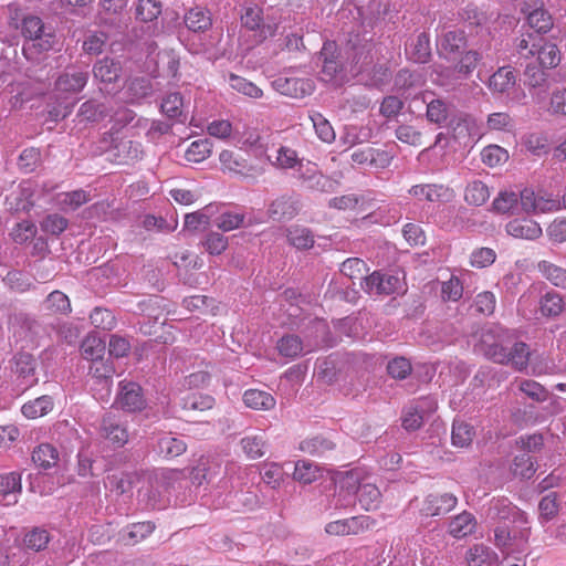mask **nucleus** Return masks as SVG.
Returning a JSON list of instances; mask_svg holds the SVG:
<instances>
[{
	"label": "nucleus",
	"mask_w": 566,
	"mask_h": 566,
	"mask_svg": "<svg viewBox=\"0 0 566 566\" xmlns=\"http://www.w3.org/2000/svg\"><path fill=\"white\" fill-rule=\"evenodd\" d=\"M474 348L486 359L495 364L511 366L518 371L528 366L531 356L528 345L518 342L514 331L500 324L484 325L479 333V340Z\"/></svg>",
	"instance_id": "1"
},
{
	"label": "nucleus",
	"mask_w": 566,
	"mask_h": 566,
	"mask_svg": "<svg viewBox=\"0 0 566 566\" xmlns=\"http://www.w3.org/2000/svg\"><path fill=\"white\" fill-rule=\"evenodd\" d=\"M19 29L24 38L22 51L28 60H35L38 54L52 50L56 42L53 28L38 15L24 17Z\"/></svg>",
	"instance_id": "2"
},
{
	"label": "nucleus",
	"mask_w": 566,
	"mask_h": 566,
	"mask_svg": "<svg viewBox=\"0 0 566 566\" xmlns=\"http://www.w3.org/2000/svg\"><path fill=\"white\" fill-rule=\"evenodd\" d=\"M345 61L348 72L359 77L361 73H366L368 65L373 62V43L364 35L358 33H349L343 46Z\"/></svg>",
	"instance_id": "3"
},
{
	"label": "nucleus",
	"mask_w": 566,
	"mask_h": 566,
	"mask_svg": "<svg viewBox=\"0 0 566 566\" xmlns=\"http://www.w3.org/2000/svg\"><path fill=\"white\" fill-rule=\"evenodd\" d=\"M103 143H108L105 153L107 158L117 165H128L142 158V144L124 137H118L115 133H107Z\"/></svg>",
	"instance_id": "4"
},
{
	"label": "nucleus",
	"mask_w": 566,
	"mask_h": 566,
	"mask_svg": "<svg viewBox=\"0 0 566 566\" xmlns=\"http://www.w3.org/2000/svg\"><path fill=\"white\" fill-rule=\"evenodd\" d=\"M318 60L322 63V80L325 82L344 78L345 72H348L343 48L338 50L334 41H326L323 44Z\"/></svg>",
	"instance_id": "5"
},
{
	"label": "nucleus",
	"mask_w": 566,
	"mask_h": 566,
	"mask_svg": "<svg viewBox=\"0 0 566 566\" xmlns=\"http://www.w3.org/2000/svg\"><path fill=\"white\" fill-rule=\"evenodd\" d=\"M36 369L38 360L28 352H17L10 359V370L14 377V381L23 391L38 384L39 378Z\"/></svg>",
	"instance_id": "6"
},
{
	"label": "nucleus",
	"mask_w": 566,
	"mask_h": 566,
	"mask_svg": "<svg viewBox=\"0 0 566 566\" xmlns=\"http://www.w3.org/2000/svg\"><path fill=\"white\" fill-rule=\"evenodd\" d=\"M122 72L123 67L120 61L114 57L105 56L96 61L93 65L94 78L103 85L99 90L108 94L117 92L123 87L120 83Z\"/></svg>",
	"instance_id": "7"
},
{
	"label": "nucleus",
	"mask_w": 566,
	"mask_h": 566,
	"mask_svg": "<svg viewBox=\"0 0 566 566\" xmlns=\"http://www.w3.org/2000/svg\"><path fill=\"white\" fill-rule=\"evenodd\" d=\"M340 491L355 495L361 509L366 511L377 509L380 503L381 493L379 489L373 483H359L353 474L340 481Z\"/></svg>",
	"instance_id": "8"
},
{
	"label": "nucleus",
	"mask_w": 566,
	"mask_h": 566,
	"mask_svg": "<svg viewBox=\"0 0 566 566\" xmlns=\"http://www.w3.org/2000/svg\"><path fill=\"white\" fill-rule=\"evenodd\" d=\"M115 402L126 412H140L147 407L142 386L135 381L122 380Z\"/></svg>",
	"instance_id": "9"
},
{
	"label": "nucleus",
	"mask_w": 566,
	"mask_h": 566,
	"mask_svg": "<svg viewBox=\"0 0 566 566\" xmlns=\"http://www.w3.org/2000/svg\"><path fill=\"white\" fill-rule=\"evenodd\" d=\"M302 209L300 196L295 192L283 193L273 199L268 207L266 213L270 219L276 222H286L295 218Z\"/></svg>",
	"instance_id": "10"
},
{
	"label": "nucleus",
	"mask_w": 566,
	"mask_h": 566,
	"mask_svg": "<svg viewBox=\"0 0 566 566\" xmlns=\"http://www.w3.org/2000/svg\"><path fill=\"white\" fill-rule=\"evenodd\" d=\"M115 374L114 366L107 361L93 363L90 367L91 390L96 399L107 401Z\"/></svg>",
	"instance_id": "11"
},
{
	"label": "nucleus",
	"mask_w": 566,
	"mask_h": 566,
	"mask_svg": "<svg viewBox=\"0 0 566 566\" xmlns=\"http://www.w3.org/2000/svg\"><path fill=\"white\" fill-rule=\"evenodd\" d=\"M517 76L511 66L499 67L488 81V88L496 97H505L511 101L514 98L512 94L516 91Z\"/></svg>",
	"instance_id": "12"
},
{
	"label": "nucleus",
	"mask_w": 566,
	"mask_h": 566,
	"mask_svg": "<svg viewBox=\"0 0 566 566\" xmlns=\"http://www.w3.org/2000/svg\"><path fill=\"white\" fill-rule=\"evenodd\" d=\"M361 287L369 295H391L399 292L401 282L396 275L375 271L365 276Z\"/></svg>",
	"instance_id": "13"
},
{
	"label": "nucleus",
	"mask_w": 566,
	"mask_h": 566,
	"mask_svg": "<svg viewBox=\"0 0 566 566\" xmlns=\"http://www.w3.org/2000/svg\"><path fill=\"white\" fill-rule=\"evenodd\" d=\"M272 87L280 94L293 98H303L314 91V85L311 80L289 76L286 73H282L274 78L272 81Z\"/></svg>",
	"instance_id": "14"
},
{
	"label": "nucleus",
	"mask_w": 566,
	"mask_h": 566,
	"mask_svg": "<svg viewBox=\"0 0 566 566\" xmlns=\"http://www.w3.org/2000/svg\"><path fill=\"white\" fill-rule=\"evenodd\" d=\"M488 517L499 521L500 524H523L526 522V514L507 499L493 500L488 509Z\"/></svg>",
	"instance_id": "15"
},
{
	"label": "nucleus",
	"mask_w": 566,
	"mask_h": 566,
	"mask_svg": "<svg viewBox=\"0 0 566 566\" xmlns=\"http://www.w3.org/2000/svg\"><path fill=\"white\" fill-rule=\"evenodd\" d=\"M457 504L458 497L452 493H430L423 499L419 512L426 517L443 516L451 512Z\"/></svg>",
	"instance_id": "16"
},
{
	"label": "nucleus",
	"mask_w": 566,
	"mask_h": 566,
	"mask_svg": "<svg viewBox=\"0 0 566 566\" xmlns=\"http://www.w3.org/2000/svg\"><path fill=\"white\" fill-rule=\"evenodd\" d=\"M241 23L242 27L255 32L256 42H263L276 32V25L263 22L262 9L256 6L244 8L241 13Z\"/></svg>",
	"instance_id": "17"
},
{
	"label": "nucleus",
	"mask_w": 566,
	"mask_h": 566,
	"mask_svg": "<svg viewBox=\"0 0 566 566\" xmlns=\"http://www.w3.org/2000/svg\"><path fill=\"white\" fill-rule=\"evenodd\" d=\"M99 430L101 436L116 448L123 447L128 440L126 427L112 412L103 416Z\"/></svg>",
	"instance_id": "18"
},
{
	"label": "nucleus",
	"mask_w": 566,
	"mask_h": 566,
	"mask_svg": "<svg viewBox=\"0 0 566 566\" xmlns=\"http://www.w3.org/2000/svg\"><path fill=\"white\" fill-rule=\"evenodd\" d=\"M405 55L408 61L417 64H427L432 57L430 36L421 32L406 43Z\"/></svg>",
	"instance_id": "19"
},
{
	"label": "nucleus",
	"mask_w": 566,
	"mask_h": 566,
	"mask_svg": "<svg viewBox=\"0 0 566 566\" xmlns=\"http://www.w3.org/2000/svg\"><path fill=\"white\" fill-rule=\"evenodd\" d=\"M486 51L488 49L480 46L478 49H467L460 53L461 57L453 66L457 78L468 80L483 60Z\"/></svg>",
	"instance_id": "20"
},
{
	"label": "nucleus",
	"mask_w": 566,
	"mask_h": 566,
	"mask_svg": "<svg viewBox=\"0 0 566 566\" xmlns=\"http://www.w3.org/2000/svg\"><path fill=\"white\" fill-rule=\"evenodd\" d=\"M468 46V39L462 30H451L443 33L438 44L439 53L444 59L462 53Z\"/></svg>",
	"instance_id": "21"
},
{
	"label": "nucleus",
	"mask_w": 566,
	"mask_h": 566,
	"mask_svg": "<svg viewBox=\"0 0 566 566\" xmlns=\"http://www.w3.org/2000/svg\"><path fill=\"white\" fill-rule=\"evenodd\" d=\"M448 128L452 138L459 144L467 146L471 142L472 130L474 128V120L471 116L457 112L448 123Z\"/></svg>",
	"instance_id": "22"
},
{
	"label": "nucleus",
	"mask_w": 566,
	"mask_h": 566,
	"mask_svg": "<svg viewBox=\"0 0 566 566\" xmlns=\"http://www.w3.org/2000/svg\"><path fill=\"white\" fill-rule=\"evenodd\" d=\"M476 526L475 516L468 511H463L449 520L447 532L453 538L461 539L473 534Z\"/></svg>",
	"instance_id": "23"
},
{
	"label": "nucleus",
	"mask_w": 566,
	"mask_h": 566,
	"mask_svg": "<svg viewBox=\"0 0 566 566\" xmlns=\"http://www.w3.org/2000/svg\"><path fill=\"white\" fill-rule=\"evenodd\" d=\"M506 232L514 238L535 240L542 235V228L532 219H514L506 224Z\"/></svg>",
	"instance_id": "24"
},
{
	"label": "nucleus",
	"mask_w": 566,
	"mask_h": 566,
	"mask_svg": "<svg viewBox=\"0 0 566 566\" xmlns=\"http://www.w3.org/2000/svg\"><path fill=\"white\" fill-rule=\"evenodd\" d=\"M88 80V72L69 70L61 74L56 82L55 87L60 92L77 93L84 88Z\"/></svg>",
	"instance_id": "25"
},
{
	"label": "nucleus",
	"mask_w": 566,
	"mask_h": 566,
	"mask_svg": "<svg viewBox=\"0 0 566 566\" xmlns=\"http://www.w3.org/2000/svg\"><path fill=\"white\" fill-rule=\"evenodd\" d=\"M538 311L543 317H558L565 311V302L563 296L554 290L545 292L539 297Z\"/></svg>",
	"instance_id": "26"
},
{
	"label": "nucleus",
	"mask_w": 566,
	"mask_h": 566,
	"mask_svg": "<svg viewBox=\"0 0 566 566\" xmlns=\"http://www.w3.org/2000/svg\"><path fill=\"white\" fill-rule=\"evenodd\" d=\"M368 66L366 73H361L358 77L366 86L379 88L389 83L391 71L387 64L373 61Z\"/></svg>",
	"instance_id": "27"
},
{
	"label": "nucleus",
	"mask_w": 566,
	"mask_h": 566,
	"mask_svg": "<svg viewBox=\"0 0 566 566\" xmlns=\"http://www.w3.org/2000/svg\"><path fill=\"white\" fill-rule=\"evenodd\" d=\"M455 113L452 105L441 98H433L427 103V119L439 126L448 125Z\"/></svg>",
	"instance_id": "28"
},
{
	"label": "nucleus",
	"mask_w": 566,
	"mask_h": 566,
	"mask_svg": "<svg viewBox=\"0 0 566 566\" xmlns=\"http://www.w3.org/2000/svg\"><path fill=\"white\" fill-rule=\"evenodd\" d=\"M186 27L192 32H205L212 25L209 10L202 7L189 9L184 18Z\"/></svg>",
	"instance_id": "29"
},
{
	"label": "nucleus",
	"mask_w": 566,
	"mask_h": 566,
	"mask_svg": "<svg viewBox=\"0 0 566 566\" xmlns=\"http://www.w3.org/2000/svg\"><path fill=\"white\" fill-rule=\"evenodd\" d=\"M536 64L542 67L549 70L556 67L560 63V52L556 44L544 41L538 42L537 50L535 52Z\"/></svg>",
	"instance_id": "30"
},
{
	"label": "nucleus",
	"mask_w": 566,
	"mask_h": 566,
	"mask_svg": "<svg viewBox=\"0 0 566 566\" xmlns=\"http://www.w3.org/2000/svg\"><path fill=\"white\" fill-rule=\"evenodd\" d=\"M106 349L105 340L102 339L97 334H88L81 344L82 356L93 363L103 361Z\"/></svg>",
	"instance_id": "31"
},
{
	"label": "nucleus",
	"mask_w": 566,
	"mask_h": 566,
	"mask_svg": "<svg viewBox=\"0 0 566 566\" xmlns=\"http://www.w3.org/2000/svg\"><path fill=\"white\" fill-rule=\"evenodd\" d=\"M497 555L483 544L473 545L467 553L468 566H494Z\"/></svg>",
	"instance_id": "32"
},
{
	"label": "nucleus",
	"mask_w": 566,
	"mask_h": 566,
	"mask_svg": "<svg viewBox=\"0 0 566 566\" xmlns=\"http://www.w3.org/2000/svg\"><path fill=\"white\" fill-rule=\"evenodd\" d=\"M524 83L530 88L546 91L548 88V75L546 73V69L536 64L535 61H530L525 65Z\"/></svg>",
	"instance_id": "33"
},
{
	"label": "nucleus",
	"mask_w": 566,
	"mask_h": 566,
	"mask_svg": "<svg viewBox=\"0 0 566 566\" xmlns=\"http://www.w3.org/2000/svg\"><path fill=\"white\" fill-rule=\"evenodd\" d=\"M78 116L83 120L97 123L111 116V108L105 103L90 99L81 105Z\"/></svg>",
	"instance_id": "34"
},
{
	"label": "nucleus",
	"mask_w": 566,
	"mask_h": 566,
	"mask_svg": "<svg viewBox=\"0 0 566 566\" xmlns=\"http://www.w3.org/2000/svg\"><path fill=\"white\" fill-rule=\"evenodd\" d=\"M33 190L29 182L21 184L18 191L12 192L8 198L7 202L11 210L14 211H29L33 206L32 200Z\"/></svg>",
	"instance_id": "35"
},
{
	"label": "nucleus",
	"mask_w": 566,
	"mask_h": 566,
	"mask_svg": "<svg viewBox=\"0 0 566 566\" xmlns=\"http://www.w3.org/2000/svg\"><path fill=\"white\" fill-rule=\"evenodd\" d=\"M243 402L247 407L255 410H271L275 407L274 397L266 391L248 389L243 395Z\"/></svg>",
	"instance_id": "36"
},
{
	"label": "nucleus",
	"mask_w": 566,
	"mask_h": 566,
	"mask_svg": "<svg viewBox=\"0 0 566 566\" xmlns=\"http://www.w3.org/2000/svg\"><path fill=\"white\" fill-rule=\"evenodd\" d=\"M158 453L164 458L171 459L181 455L187 450L184 439L165 434L158 439Z\"/></svg>",
	"instance_id": "37"
},
{
	"label": "nucleus",
	"mask_w": 566,
	"mask_h": 566,
	"mask_svg": "<svg viewBox=\"0 0 566 566\" xmlns=\"http://www.w3.org/2000/svg\"><path fill=\"white\" fill-rule=\"evenodd\" d=\"M531 527L526 520L523 524H509L507 553L522 551L528 541Z\"/></svg>",
	"instance_id": "38"
},
{
	"label": "nucleus",
	"mask_w": 566,
	"mask_h": 566,
	"mask_svg": "<svg viewBox=\"0 0 566 566\" xmlns=\"http://www.w3.org/2000/svg\"><path fill=\"white\" fill-rule=\"evenodd\" d=\"M32 461L41 469H51L59 461V451L50 443H41L32 452Z\"/></svg>",
	"instance_id": "39"
},
{
	"label": "nucleus",
	"mask_w": 566,
	"mask_h": 566,
	"mask_svg": "<svg viewBox=\"0 0 566 566\" xmlns=\"http://www.w3.org/2000/svg\"><path fill=\"white\" fill-rule=\"evenodd\" d=\"M15 323L14 337L18 336L32 342L42 331L41 324L35 318L25 314L15 316Z\"/></svg>",
	"instance_id": "40"
},
{
	"label": "nucleus",
	"mask_w": 566,
	"mask_h": 566,
	"mask_svg": "<svg viewBox=\"0 0 566 566\" xmlns=\"http://www.w3.org/2000/svg\"><path fill=\"white\" fill-rule=\"evenodd\" d=\"M180 406L185 411H205L214 406V398L210 395L191 392L181 398Z\"/></svg>",
	"instance_id": "41"
},
{
	"label": "nucleus",
	"mask_w": 566,
	"mask_h": 566,
	"mask_svg": "<svg viewBox=\"0 0 566 566\" xmlns=\"http://www.w3.org/2000/svg\"><path fill=\"white\" fill-rule=\"evenodd\" d=\"M53 408V399L51 396L43 395L29 402H25L21 411L29 419H35L46 415Z\"/></svg>",
	"instance_id": "42"
},
{
	"label": "nucleus",
	"mask_w": 566,
	"mask_h": 566,
	"mask_svg": "<svg viewBox=\"0 0 566 566\" xmlns=\"http://www.w3.org/2000/svg\"><path fill=\"white\" fill-rule=\"evenodd\" d=\"M287 241L298 250H307L314 245V234L305 227L293 226L287 230Z\"/></svg>",
	"instance_id": "43"
},
{
	"label": "nucleus",
	"mask_w": 566,
	"mask_h": 566,
	"mask_svg": "<svg viewBox=\"0 0 566 566\" xmlns=\"http://www.w3.org/2000/svg\"><path fill=\"white\" fill-rule=\"evenodd\" d=\"M421 85V75L409 69H400L394 77V86L397 92L406 93Z\"/></svg>",
	"instance_id": "44"
},
{
	"label": "nucleus",
	"mask_w": 566,
	"mask_h": 566,
	"mask_svg": "<svg viewBox=\"0 0 566 566\" xmlns=\"http://www.w3.org/2000/svg\"><path fill=\"white\" fill-rule=\"evenodd\" d=\"M213 224L223 232H228L242 227H249L251 221L247 222L245 214L243 213L224 211L213 220Z\"/></svg>",
	"instance_id": "45"
},
{
	"label": "nucleus",
	"mask_w": 566,
	"mask_h": 566,
	"mask_svg": "<svg viewBox=\"0 0 566 566\" xmlns=\"http://www.w3.org/2000/svg\"><path fill=\"white\" fill-rule=\"evenodd\" d=\"M43 304L46 311L54 314L69 315L72 312L70 298L59 290L51 292Z\"/></svg>",
	"instance_id": "46"
},
{
	"label": "nucleus",
	"mask_w": 566,
	"mask_h": 566,
	"mask_svg": "<svg viewBox=\"0 0 566 566\" xmlns=\"http://www.w3.org/2000/svg\"><path fill=\"white\" fill-rule=\"evenodd\" d=\"M161 13V3L157 0H137L135 3V19L142 22H151Z\"/></svg>",
	"instance_id": "47"
},
{
	"label": "nucleus",
	"mask_w": 566,
	"mask_h": 566,
	"mask_svg": "<svg viewBox=\"0 0 566 566\" xmlns=\"http://www.w3.org/2000/svg\"><path fill=\"white\" fill-rule=\"evenodd\" d=\"M212 151V143L210 139H198L190 144L185 153V159L188 163L199 164L207 159Z\"/></svg>",
	"instance_id": "48"
},
{
	"label": "nucleus",
	"mask_w": 566,
	"mask_h": 566,
	"mask_svg": "<svg viewBox=\"0 0 566 566\" xmlns=\"http://www.w3.org/2000/svg\"><path fill=\"white\" fill-rule=\"evenodd\" d=\"M538 271L553 285L566 289V269L555 265L548 261H541L537 264Z\"/></svg>",
	"instance_id": "49"
},
{
	"label": "nucleus",
	"mask_w": 566,
	"mask_h": 566,
	"mask_svg": "<svg viewBox=\"0 0 566 566\" xmlns=\"http://www.w3.org/2000/svg\"><path fill=\"white\" fill-rule=\"evenodd\" d=\"M474 437V428L462 420H454L452 424V444L455 447H469Z\"/></svg>",
	"instance_id": "50"
},
{
	"label": "nucleus",
	"mask_w": 566,
	"mask_h": 566,
	"mask_svg": "<svg viewBox=\"0 0 566 566\" xmlns=\"http://www.w3.org/2000/svg\"><path fill=\"white\" fill-rule=\"evenodd\" d=\"M217 207L213 205L206 206L202 210L187 213L185 216V229L197 231L200 227H207L210 222V218L213 216Z\"/></svg>",
	"instance_id": "51"
},
{
	"label": "nucleus",
	"mask_w": 566,
	"mask_h": 566,
	"mask_svg": "<svg viewBox=\"0 0 566 566\" xmlns=\"http://www.w3.org/2000/svg\"><path fill=\"white\" fill-rule=\"evenodd\" d=\"M490 198L488 186L480 181L474 180L465 188L464 199L469 205L480 207Z\"/></svg>",
	"instance_id": "52"
},
{
	"label": "nucleus",
	"mask_w": 566,
	"mask_h": 566,
	"mask_svg": "<svg viewBox=\"0 0 566 566\" xmlns=\"http://www.w3.org/2000/svg\"><path fill=\"white\" fill-rule=\"evenodd\" d=\"M536 461L527 452L515 455L512 464V472L515 476L531 479L536 472Z\"/></svg>",
	"instance_id": "53"
},
{
	"label": "nucleus",
	"mask_w": 566,
	"mask_h": 566,
	"mask_svg": "<svg viewBox=\"0 0 566 566\" xmlns=\"http://www.w3.org/2000/svg\"><path fill=\"white\" fill-rule=\"evenodd\" d=\"M184 101L180 93H170L166 95L163 98L160 108L161 112L171 119H179L180 122H184V119H180V117L184 115Z\"/></svg>",
	"instance_id": "54"
},
{
	"label": "nucleus",
	"mask_w": 566,
	"mask_h": 566,
	"mask_svg": "<svg viewBox=\"0 0 566 566\" xmlns=\"http://www.w3.org/2000/svg\"><path fill=\"white\" fill-rule=\"evenodd\" d=\"M200 244L210 255H220L227 250L229 241L223 234L209 231L206 233Z\"/></svg>",
	"instance_id": "55"
},
{
	"label": "nucleus",
	"mask_w": 566,
	"mask_h": 566,
	"mask_svg": "<svg viewBox=\"0 0 566 566\" xmlns=\"http://www.w3.org/2000/svg\"><path fill=\"white\" fill-rule=\"evenodd\" d=\"M492 207L499 213L514 214L518 211V196L514 191H501L494 199Z\"/></svg>",
	"instance_id": "56"
},
{
	"label": "nucleus",
	"mask_w": 566,
	"mask_h": 566,
	"mask_svg": "<svg viewBox=\"0 0 566 566\" xmlns=\"http://www.w3.org/2000/svg\"><path fill=\"white\" fill-rule=\"evenodd\" d=\"M21 474L10 472L0 475V495L3 497L13 495V503H17V494L21 493Z\"/></svg>",
	"instance_id": "57"
},
{
	"label": "nucleus",
	"mask_w": 566,
	"mask_h": 566,
	"mask_svg": "<svg viewBox=\"0 0 566 566\" xmlns=\"http://www.w3.org/2000/svg\"><path fill=\"white\" fill-rule=\"evenodd\" d=\"M321 476V469L308 461H297L293 472V479L304 484H311Z\"/></svg>",
	"instance_id": "58"
},
{
	"label": "nucleus",
	"mask_w": 566,
	"mask_h": 566,
	"mask_svg": "<svg viewBox=\"0 0 566 566\" xmlns=\"http://www.w3.org/2000/svg\"><path fill=\"white\" fill-rule=\"evenodd\" d=\"M334 448L335 444L333 441L321 436L304 440L301 443V449L304 452L316 457H323L327 452L334 450Z\"/></svg>",
	"instance_id": "59"
},
{
	"label": "nucleus",
	"mask_w": 566,
	"mask_h": 566,
	"mask_svg": "<svg viewBox=\"0 0 566 566\" xmlns=\"http://www.w3.org/2000/svg\"><path fill=\"white\" fill-rule=\"evenodd\" d=\"M228 83L237 92L252 98H260L263 94L262 90L254 83L233 73L229 75Z\"/></svg>",
	"instance_id": "60"
},
{
	"label": "nucleus",
	"mask_w": 566,
	"mask_h": 566,
	"mask_svg": "<svg viewBox=\"0 0 566 566\" xmlns=\"http://www.w3.org/2000/svg\"><path fill=\"white\" fill-rule=\"evenodd\" d=\"M244 453L252 460L265 454L266 442L262 436H247L240 441Z\"/></svg>",
	"instance_id": "61"
},
{
	"label": "nucleus",
	"mask_w": 566,
	"mask_h": 566,
	"mask_svg": "<svg viewBox=\"0 0 566 566\" xmlns=\"http://www.w3.org/2000/svg\"><path fill=\"white\" fill-rule=\"evenodd\" d=\"M277 350L284 357L294 358L303 352L302 339L294 334L285 335L277 342Z\"/></svg>",
	"instance_id": "62"
},
{
	"label": "nucleus",
	"mask_w": 566,
	"mask_h": 566,
	"mask_svg": "<svg viewBox=\"0 0 566 566\" xmlns=\"http://www.w3.org/2000/svg\"><path fill=\"white\" fill-rule=\"evenodd\" d=\"M527 23L535 30L537 33L536 35L548 32L553 25L551 15L544 9H535L530 12L527 15Z\"/></svg>",
	"instance_id": "63"
},
{
	"label": "nucleus",
	"mask_w": 566,
	"mask_h": 566,
	"mask_svg": "<svg viewBox=\"0 0 566 566\" xmlns=\"http://www.w3.org/2000/svg\"><path fill=\"white\" fill-rule=\"evenodd\" d=\"M90 319L95 327L104 331H112L116 326L115 315L105 307H95L90 314Z\"/></svg>",
	"instance_id": "64"
}]
</instances>
